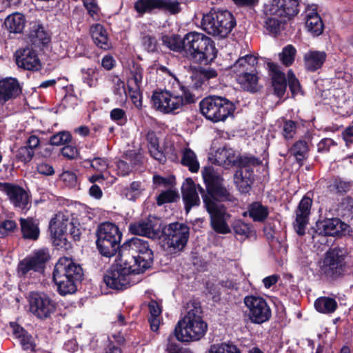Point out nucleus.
I'll return each mask as SVG.
<instances>
[{
  "label": "nucleus",
  "instance_id": "obj_2",
  "mask_svg": "<svg viewBox=\"0 0 353 353\" xmlns=\"http://www.w3.org/2000/svg\"><path fill=\"white\" fill-rule=\"evenodd\" d=\"M185 56L192 63L206 66L214 61L218 50L212 38L203 33L189 32L184 36Z\"/></svg>",
  "mask_w": 353,
  "mask_h": 353
},
{
  "label": "nucleus",
  "instance_id": "obj_51",
  "mask_svg": "<svg viewBox=\"0 0 353 353\" xmlns=\"http://www.w3.org/2000/svg\"><path fill=\"white\" fill-rule=\"evenodd\" d=\"M82 78L84 83L92 87L94 83V80H97L99 73V69L97 67L82 68L81 70Z\"/></svg>",
  "mask_w": 353,
  "mask_h": 353
},
{
  "label": "nucleus",
  "instance_id": "obj_1",
  "mask_svg": "<svg viewBox=\"0 0 353 353\" xmlns=\"http://www.w3.org/2000/svg\"><path fill=\"white\" fill-rule=\"evenodd\" d=\"M203 201L208 212L210 216V223L212 228L220 234H228L230 229L227 223L230 215L227 213L223 205L220 201L234 200L233 196L224 185V182L209 192H205L203 188L199 187Z\"/></svg>",
  "mask_w": 353,
  "mask_h": 353
},
{
  "label": "nucleus",
  "instance_id": "obj_22",
  "mask_svg": "<svg viewBox=\"0 0 353 353\" xmlns=\"http://www.w3.org/2000/svg\"><path fill=\"white\" fill-rule=\"evenodd\" d=\"M208 161L225 169L232 167L244 168L251 163V159L248 156H209Z\"/></svg>",
  "mask_w": 353,
  "mask_h": 353
},
{
  "label": "nucleus",
  "instance_id": "obj_57",
  "mask_svg": "<svg viewBox=\"0 0 353 353\" xmlns=\"http://www.w3.org/2000/svg\"><path fill=\"white\" fill-rule=\"evenodd\" d=\"M141 192V185L138 181L132 182L130 187L125 189V194L130 200H134Z\"/></svg>",
  "mask_w": 353,
  "mask_h": 353
},
{
  "label": "nucleus",
  "instance_id": "obj_59",
  "mask_svg": "<svg viewBox=\"0 0 353 353\" xmlns=\"http://www.w3.org/2000/svg\"><path fill=\"white\" fill-rule=\"evenodd\" d=\"M339 210L343 216H350L353 213L352 199L348 196L343 199L339 205Z\"/></svg>",
  "mask_w": 353,
  "mask_h": 353
},
{
  "label": "nucleus",
  "instance_id": "obj_20",
  "mask_svg": "<svg viewBox=\"0 0 353 353\" xmlns=\"http://www.w3.org/2000/svg\"><path fill=\"white\" fill-rule=\"evenodd\" d=\"M20 83L17 78L0 77V101L7 102L16 99L21 92Z\"/></svg>",
  "mask_w": 353,
  "mask_h": 353
},
{
  "label": "nucleus",
  "instance_id": "obj_44",
  "mask_svg": "<svg viewBox=\"0 0 353 353\" xmlns=\"http://www.w3.org/2000/svg\"><path fill=\"white\" fill-rule=\"evenodd\" d=\"M72 142V134L69 131H60L53 134L50 139L52 145L61 146Z\"/></svg>",
  "mask_w": 353,
  "mask_h": 353
},
{
  "label": "nucleus",
  "instance_id": "obj_43",
  "mask_svg": "<svg viewBox=\"0 0 353 353\" xmlns=\"http://www.w3.org/2000/svg\"><path fill=\"white\" fill-rule=\"evenodd\" d=\"M266 19L265 21L264 28L269 32L274 34V35H277L280 33L281 26L283 24L282 20L279 19V17H281L282 16H275V15H265Z\"/></svg>",
  "mask_w": 353,
  "mask_h": 353
},
{
  "label": "nucleus",
  "instance_id": "obj_36",
  "mask_svg": "<svg viewBox=\"0 0 353 353\" xmlns=\"http://www.w3.org/2000/svg\"><path fill=\"white\" fill-rule=\"evenodd\" d=\"M305 26L314 36H319L323 33L324 24L316 12H312L307 14Z\"/></svg>",
  "mask_w": 353,
  "mask_h": 353
},
{
  "label": "nucleus",
  "instance_id": "obj_40",
  "mask_svg": "<svg viewBox=\"0 0 353 353\" xmlns=\"http://www.w3.org/2000/svg\"><path fill=\"white\" fill-rule=\"evenodd\" d=\"M134 8L140 15L152 14L158 10V0H137L134 2Z\"/></svg>",
  "mask_w": 353,
  "mask_h": 353
},
{
  "label": "nucleus",
  "instance_id": "obj_63",
  "mask_svg": "<svg viewBox=\"0 0 353 353\" xmlns=\"http://www.w3.org/2000/svg\"><path fill=\"white\" fill-rule=\"evenodd\" d=\"M198 74L200 76V79L202 78L208 85L209 80L211 79L216 78L218 75L216 70L213 68H201L198 70Z\"/></svg>",
  "mask_w": 353,
  "mask_h": 353
},
{
  "label": "nucleus",
  "instance_id": "obj_45",
  "mask_svg": "<svg viewBox=\"0 0 353 353\" xmlns=\"http://www.w3.org/2000/svg\"><path fill=\"white\" fill-rule=\"evenodd\" d=\"M232 228L236 235H239L242 239L248 238L252 233L251 226L243 222L241 220H235L232 224Z\"/></svg>",
  "mask_w": 353,
  "mask_h": 353
},
{
  "label": "nucleus",
  "instance_id": "obj_38",
  "mask_svg": "<svg viewBox=\"0 0 353 353\" xmlns=\"http://www.w3.org/2000/svg\"><path fill=\"white\" fill-rule=\"evenodd\" d=\"M248 212L253 221L257 222L264 221L269 214L268 207L262 205L259 202L252 203L248 208Z\"/></svg>",
  "mask_w": 353,
  "mask_h": 353
},
{
  "label": "nucleus",
  "instance_id": "obj_62",
  "mask_svg": "<svg viewBox=\"0 0 353 353\" xmlns=\"http://www.w3.org/2000/svg\"><path fill=\"white\" fill-rule=\"evenodd\" d=\"M61 180L68 186L75 187L77 183L76 174L70 171H65L60 175Z\"/></svg>",
  "mask_w": 353,
  "mask_h": 353
},
{
  "label": "nucleus",
  "instance_id": "obj_3",
  "mask_svg": "<svg viewBox=\"0 0 353 353\" xmlns=\"http://www.w3.org/2000/svg\"><path fill=\"white\" fill-rule=\"evenodd\" d=\"M187 309V314L176 325L174 334L181 342L199 341L205 336L208 330V325L201 316V307L195 302H189Z\"/></svg>",
  "mask_w": 353,
  "mask_h": 353
},
{
  "label": "nucleus",
  "instance_id": "obj_42",
  "mask_svg": "<svg viewBox=\"0 0 353 353\" xmlns=\"http://www.w3.org/2000/svg\"><path fill=\"white\" fill-rule=\"evenodd\" d=\"M158 10L170 14H176L181 11V8L177 0H158Z\"/></svg>",
  "mask_w": 353,
  "mask_h": 353
},
{
  "label": "nucleus",
  "instance_id": "obj_33",
  "mask_svg": "<svg viewBox=\"0 0 353 353\" xmlns=\"http://www.w3.org/2000/svg\"><path fill=\"white\" fill-rule=\"evenodd\" d=\"M206 192H209L224 182L223 179L210 167H205L202 172Z\"/></svg>",
  "mask_w": 353,
  "mask_h": 353
},
{
  "label": "nucleus",
  "instance_id": "obj_34",
  "mask_svg": "<svg viewBox=\"0 0 353 353\" xmlns=\"http://www.w3.org/2000/svg\"><path fill=\"white\" fill-rule=\"evenodd\" d=\"M39 221L32 217L23 219V239L37 241L40 235Z\"/></svg>",
  "mask_w": 353,
  "mask_h": 353
},
{
  "label": "nucleus",
  "instance_id": "obj_55",
  "mask_svg": "<svg viewBox=\"0 0 353 353\" xmlns=\"http://www.w3.org/2000/svg\"><path fill=\"white\" fill-rule=\"evenodd\" d=\"M179 199L178 194L174 190H166L161 192L157 198V203L159 205H161L166 203H171Z\"/></svg>",
  "mask_w": 353,
  "mask_h": 353
},
{
  "label": "nucleus",
  "instance_id": "obj_60",
  "mask_svg": "<svg viewBox=\"0 0 353 353\" xmlns=\"http://www.w3.org/2000/svg\"><path fill=\"white\" fill-rule=\"evenodd\" d=\"M181 163L188 166L192 172H196L199 169V163L196 156H183Z\"/></svg>",
  "mask_w": 353,
  "mask_h": 353
},
{
  "label": "nucleus",
  "instance_id": "obj_47",
  "mask_svg": "<svg viewBox=\"0 0 353 353\" xmlns=\"http://www.w3.org/2000/svg\"><path fill=\"white\" fill-rule=\"evenodd\" d=\"M208 353H241V351L236 345L222 343L212 345Z\"/></svg>",
  "mask_w": 353,
  "mask_h": 353
},
{
  "label": "nucleus",
  "instance_id": "obj_37",
  "mask_svg": "<svg viewBox=\"0 0 353 353\" xmlns=\"http://www.w3.org/2000/svg\"><path fill=\"white\" fill-rule=\"evenodd\" d=\"M337 306L336 300L328 296L319 297L314 302L316 310L323 314L333 313L336 310Z\"/></svg>",
  "mask_w": 353,
  "mask_h": 353
},
{
  "label": "nucleus",
  "instance_id": "obj_64",
  "mask_svg": "<svg viewBox=\"0 0 353 353\" xmlns=\"http://www.w3.org/2000/svg\"><path fill=\"white\" fill-rule=\"evenodd\" d=\"M34 337L23 331V351L34 352Z\"/></svg>",
  "mask_w": 353,
  "mask_h": 353
},
{
  "label": "nucleus",
  "instance_id": "obj_14",
  "mask_svg": "<svg viewBox=\"0 0 353 353\" xmlns=\"http://www.w3.org/2000/svg\"><path fill=\"white\" fill-rule=\"evenodd\" d=\"M243 303L248 310V316L252 323L261 324L270 319V307L263 297L248 295L245 296Z\"/></svg>",
  "mask_w": 353,
  "mask_h": 353
},
{
  "label": "nucleus",
  "instance_id": "obj_49",
  "mask_svg": "<svg viewBox=\"0 0 353 353\" xmlns=\"http://www.w3.org/2000/svg\"><path fill=\"white\" fill-rule=\"evenodd\" d=\"M146 140L150 154H153V153H161V154H163L160 150L159 139L154 131L149 130L148 132Z\"/></svg>",
  "mask_w": 353,
  "mask_h": 353
},
{
  "label": "nucleus",
  "instance_id": "obj_26",
  "mask_svg": "<svg viewBox=\"0 0 353 353\" xmlns=\"http://www.w3.org/2000/svg\"><path fill=\"white\" fill-rule=\"evenodd\" d=\"M90 34L94 44L103 50H110L112 48V43L108 37V33L101 24L97 23L91 26Z\"/></svg>",
  "mask_w": 353,
  "mask_h": 353
},
{
  "label": "nucleus",
  "instance_id": "obj_16",
  "mask_svg": "<svg viewBox=\"0 0 353 353\" xmlns=\"http://www.w3.org/2000/svg\"><path fill=\"white\" fill-rule=\"evenodd\" d=\"M30 26L28 33L24 38L26 46L33 48L34 50L43 51L50 43L51 36L40 22H32Z\"/></svg>",
  "mask_w": 353,
  "mask_h": 353
},
{
  "label": "nucleus",
  "instance_id": "obj_46",
  "mask_svg": "<svg viewBox=\"0 0 353 353\" xmlns=\"http://www.w3.org/2000/svg\"><path fill=\"white\" fill-rule=\"evenodd\" d=\"M287 77L288 85L289 86L291 92L292 98H295V97L299 93L303 94V92L301 89V83L292 70H290L288 72Z\"/></svg>",
  "mask_w": 353,
  "mask_h": 353
},
{
  "label": "nucleus",
  "instance_id": "obj_39",
  "mask_svg": "<svg viewBox=\"0 0 353 353\" xmlns=\"http://www.w3.org/2000/svg\"><path fill=\"white\" fill-rule=\"evenodd\" d=\"M163 44L167 46L170 50L180 52L183 51L185 53V46L184 37L181 39L179 35H163L161 37Z\"/></svg>",
  "mask_w": 353,
  "mask_h": 353
},
{
  "label": "nucleus",
  "instance_id": "obj_21",
  "mask_svg": "<svg viewBox=\"0 0 353 353\" xmlns=\"http://www.w3.org/2000/svg\"><path fill=\"white\" fill-rule=\"evenodd\" d=\"M49 259L50 255L46 249H40L35 251L32 255L23 259V275L30 271H42L45 263Z\"/></svg>",
  "mask_w": 353,
  "mask_h": 353
},
{
  "label": "nucleus",
  "instance_id": "obj_13",
  "mask_svg": "<svg viewBox=\"0 0 353 353\" xmlns=\"http://www.w3.org/2000/svg\"><path fill=\"white\" fill-rule=\"evenodd\" d=\"M27 299L30 312L39 319L50 318L56 311L55 302L45 294L32 292Z\"/></svg>",
  "mask_w": 353,
  "mask_h": 353
},
{
  "label": "nucleus",
  "instance_id": "obj_18",
  "mask_svg": "<svg viewBox=\"0 0 353 353\" xmlns=\"http://www.w3.org/2000/svg\"><path fill=\"white\" fill-rule=\"evenodd\" d=\"M268 66L270 71L271 88L273 94L279 99L284 97L288 87V77L279 70V65L274 62H269Z\"/></svg>",
  "mask_w": 353,
  "mask_h": 353
},
{
  "label": "nucleus",
  "instance_id": "obj_6",
  "mask_svg": "<svg viewBox=\"0 0 353 353\" xmlns=\"http://www.w3.org/2000/svg\"><path fill=\"white\" fill-rule=\"evenodd\" d=\"M201 26L208 34L224 39L236 27V21L233 14L228 10L212 8L203 14Z\"/></svg>",
  "mask_w": 353,
  "mask_h": 353
},
{
  "label": "nucleus",
  "instance_id": "obj_41",
  "mask_svg": "<svg viewBox=\"0 0 353 353\" xmlns=\"http://www.w3.org/2000/svg\"><path fill=\"white\" fill-rule=\"evenodd\" d=\"M296 54L295 47L291 44L285 46L282 52L279 54L281 62L286 67H289L293 64Z\"/></svg>",
  "mask_w": 353,
  "mask_h": 353
},
{
  "label": "nucleus",
  "instance_id": "obj_52",
  "mask_svg": "<svg viewBox=\"0 0 353 353\" xmlns=\"http://www.w3.org/2000/svg\"><path fill=\"white\" fill-rule=\"evenodd\" d=\"M141 41L144 50L148 52L154 53L158 51V42L154 36L143 35Z\"/></svg>",
  "mask_w": 353,
  "mask_h": 353
},
{
  "label": "nucleus",
  "instance_id": "obj_61",
  "mask_svg": "<svg viewBox=\"0 0 353 353\" xmlns=\"http://www.w3.org/2000/svg\"><path fill=\"white\" fill-rule=\"evenodd\" d=\"M81 234V232L79 223L77 221H74V219H72L69 225V228L68 229L67 234L70 235V236L74 241H78L80 239Z\"/></svg>",
  "mask_w": 353,
  "mask_h": 353
},
{
  "label": "nucleus",
  "instance_id": "obj_48",
  "mask_svg": "<svg viewBox=\"0 0 353 353\" xmlns=\"http://www.w3.org/2000/svg\"><path fill=\"white\" fill-rule=\"evenodd\" d=\"M143 68L138 63L133 62L130 70L131 77L130 80H133L134 86L137 88H141L143 77Z\"/></svg>",
  "mask_w": 353,
  "mask_h": 353
},
{
  "label": "nucleus",
  "instance_id": "obj_58",
  "mask_svg": "<svg viewBox=\"0 0 353 353\" xmlns=\"http://www.w3.org/2000/svg\"><path fill=\"white\" fill-rule=\"evenodd\" d=\"M128 90L132 103L136 108L141 109L142 108V94L140 92V88L135 87L134 89L128 85Z\"/></svg>",
  "mask_w": 353,
  "mask_h": 353
},
{
  "label": "nucleus",
  "instance_id": "obj_19",
  "mask_svg": "<svg viewBox=\"0 0 353 353\" xmlns=\"http://www.w3.org/2000/svg\"><path fill=\"white\" fill-rule=\"evenodd\" d=\"M312 201L307 196H304L300 201L296 210V219L294 222V228L299 235L305 234V227L308 223L309 215Z\"/></svg>",
  "mask_w": 353,
  "mask_h": 353
},
{
  "label": "nucleus",
  "instance_id": "obj_4",
  "mask_svg": "<svg viewBox=\"0 0 353 353\" xmlns=\"http://www.w3.org/2000/svg\"><path fill=\"white\" fill-rule=\"evenodd\" d=\"M119 256L135 268L138 274L143 273L148 269L153 259V254L148 241L132 238L121 246Z\"/></svg>",
  "mask_w": 353,
  "mask_h": 353
},
{
  "label": "nucleus",
  "instance_id": "obj_12",
  "mask_svg": "<svg viewBox=\"0 0 353 353\" xmlns=\"http://www.w3.org/2000/svg\"><path fill=\"white\" fill-rule=\"evenodd\" d=\"M348 251L345 247L330 249L323 261V271L328 276L336 277L342 274L346 266Z\"/></svg>",
  "mask_w": 353,
  "mask_h": 353
},
{
  "label": "nucleus",
  "instance_id": "obj_23",
  "mask_svg": "<svg viewBox=\"0 0 353 353\" xmlns=\"http://www.w3.org/2000/svg\"><path fill=\"white\" fill-rule=\"evenodd\" d=\"M182 198L185 203V210L187 213L192 207L200 205V199L196 192V184L191 179H187L181 187Z\"/></svg>",
  "mask_w": 353,
  "mask_h": 353
},
{
  "label": "nucleus",
  "instance_id": "obj_50",
  "mask_svg": "<svg viewBox=\"0 0 353 353\" xmlns=\"http://www.w3.org/2000/svg\"><path fill=\"white\" fill-rule=\"evenodd\" d=\"M180 89L181 94L178 95L182 98L183 107L185 105L194 103L196 101L197 97L192 92L193 88L190 85H180Z\"/></svg>",
  "mask_w": 353,
  "mask_h": 353
},
{
  "label": "nucleus",
  "instance_id": "obj_31",
  "mask_svg": "<svg viewBox=\"0 0 353 353\" xmlns=\"http://www.w3.org/2000/svg\"><path fill=\"white\" fill-rule=\"evenodd\" d=\"M234 182L241 192H248L252 183V172L248 168L238 170L234 175Z\"/></svg>",
  "mask_w": 353,
  "mask_h": 353
},
{
  "label": "nucleus",
  "instance_id": "obj_11",
  "mask_svg": "<svg viewBox=\"0 0 353 353\" xmlns=\"http://www.w3.org/2000/svg\"><path fill=\"white\" fill-rule=\"evenodd\" d=\"M71 220L68 212H59L50 222V231L53 243L58 248L68 250L70 247L66 234Z\"/></svg>",
  "mask_w": 353,
  "mask_h": 353
},
{
  "label": "nucleus",
  "instance_id": "obj_15",
  "mask_svg": "<svg viewBox=\"0 0 353 353\" xmlns=\"http://www.w3.org/2000/svg\"><path fill=\"white\" fill-rule=\"evenodd\" d=\"M299 0H272L264 6L265 15L282 16L291 19L299 12Z\"/></svg>",
  "mask_w": 353,
  "mask_h": 353
},
{
  "label": "nucleus",
  "instance_id": "obj_30",
  "mask_svg": "<svg viewBox=\"0 0 353 353\" xmlns=\"http://www.w3.org/2000/svg\"><path fill=\"white\" fill-rule=\"evenodd\" d=\"M41 50H34L33 48H23V70L38 71L41 68L38 53Z\"/></svg>",
  "mask_w": 353,
  "mask_h": 353
},
{
  "label": "nucleus",
  "instance_id": "obj_7",
  "mask_svg": "<svg viewBox=\"0 0 353 353\" xmlns=\"http://www.w3.org/2000/svg\"><path fill=\"white\" fill-rule=\"evenodd\" d=\"M235 103L228 98L219 95H209L199 102L200 113L213 123L225 121L234 116Z\"/></svg>",
  "mask_w": 353,
  "mask_h": 353
},
{
  "label": "nucleus",
  "instance_id": "obj_5",
  "mask_svg": "<svg viewBox=\"0 0 353 353\" xmlns=\"http://www.w3.org/2000/svg\"><path fill=\"white\" fill-rule=\"evenodd\" d=\"M83 275V270L79 265L70 258L61 257L55 265L53 279L59 294L66 295L76 292V282L81 281Z\"/></svg>",
  "mask_w": 353,
  "mask_h": 353
},
{
  "label": "nucleus",
  "instance_id": "obj_29",
  "mask_svg": "<svg viewBox=\"0 0 353 353\" xmlns=\"http://www.w3.org/2000/svg\"><path fill=\"white\" fill-rule=\"evenodd\" d=\"M257 74V70H255L253 72H244L243 74H237L236 80L245 90L255 93L259 90V78Z\"/></svg>",
  "mask_w": 353,
  "mask_h": 353
},
{
  "label": "nucleus",
  "instance_id": "obj_56",
  "mask_svg": "<svg viewBox=\"0 0 353 353\" xmlns=\"http://www.w3.org/2000/svg\"><path fill=\"white\" fill-rule=\"evenodd\" d=\"M110 119L118 125H123L127 121L125 111L121 108H114L110 111Z\"/></svg>",
  "mask_w": 353,
  "mask_h": 353
},
{
  "label": "nucleus",
  "instance_id": "obj_8",
  "mask_svg": "<svg viewBox=\"0 0 353 353\" xmlns=\"http://www.w3.org/2000/svg\"><path fill=\"white\" fill-rule=\"evenodd\" d=\"M135 268L119 256L117 263L107 271L103 281L106 285L112 289L122 290L132 282V276L139 274Z\"/></svg>",
  "mask_w": 353,
  "mask_h": 353
},
{
  "label": "nucleus",
  "instance_id": "obj_25",
  "mask_svg": "<svg viewBox=\"0 0 353 353\" xmlns=\"http://www.w3.org/2000/svg\"><path fill=\"white\" fill-rule=\"evenodd\" d=\"M321 228L326 236L345 235L350 232V226L336 218L323 221Z\"/></svg>",
  "mask_w": 353,
  "mask_h": 353
},
{
  "label": "nucleus",
  "instance_id": "obj_27",
  "mask_svg": "<svg viewBox=\"0 0 353 353\" xmlns=\"http://www.w3.org/2000/svg\"><path fill=\"white\" fill-rule=\"evenodd\" d=\"M257 58L252 54H247L240 57L232 65L234 72L237 74L244 72H253L256 69Z\"/></svg>",
  "mask_w": 353,
  "mask_h": 353
},
{
  "label": "nucleus",
  "instance_id": "obj_32",
  "mask_svg": "<svg viewBox=\"0 0 353 353\" xmlns=\"http://www.w3.org/2000/svg\"><path fill=\"white\" fill-rule=\"evenodd\" d=\"M0 190L4 192L8 196L10 202L15 207L22 205V188L9 183L0 182Z\"/></svg>",
  "mask_w": 353,
  "mask_h": 353
},
{
  "label": "nucleus",
  "instance_id": "obj_24",
  "mask_svg": "<svg viewBox=\"0 0 353 353\" xmlns=\"http://www.w3.org/2000/svg\"><path fill=\"white\" fill-rule=\"evenodd\" d=\"M327 59L325 51L310 50L303 55V64L306 71L315 72L322 68Z\"/></svg>",
  "mask_w": 353,
  "mask_h": 353
},
{
  "label": "nucleus",
  "instance_id": "obj_17",
  "mask_svg": "<svg viewBox=\"0 0 353 353\" xmlns=\"http://www.w3.org/2000/svg\"><path fill=\"white\" fill-rule=\"evenodd\" d=\"M166 234L168 236V246L180 251L188 242L189 228L183 223H170L167 229Z\"/></svg>",
  "mask_w": 353,
  "mask_h": 353
},
{
  "label": "nucleus",
  "instance_id": "obj_9",
  "mask_svg": "<svg viewBox=\"0 0 353 353\" xmlns=\"http://www.w3.org/2000/svg\"><path fill=\"white\" fill-rule=\"evenodd\" d=\"M97 234V245L101 254L108 257L111 256L121 239L119 228L113 223H103L99 226Z\"/></svg>",
  "mask_w": 353,
  "mask_h": 353
},
{
  "label": "nucleus",
  "instance_id": "obj_53",
  "mask_svg": "<svg viewBox=\"0 0 353 353\" xmlns=\"http://www.w3.org/2000/svg\"><path fill=\"white\" fill-rule=\"evenodd\" d=\"M298 123L292 120H285L283 127V135L286 140L292 139L296 134Z\"/></svg>",
  "mask_w": 353,
  "mask_h": 353
},
{
  "label": "nucleus",
  "instance_id": "obj_35",
  "mask_svg": "<svg viewBox=\"0 0 353 353\" xmlns=\"http://www.w3.org/2000/svg\"><path fill=\"white\" fill-rule=\"evenodd\" d=\"M3 25L10 34H22V14L14 12L9 14L4 20ZM10 37H12L10 35Z\"/></svg>",
  "mask_w": 353,
  "mask_h": 353
},
{
  "label": "nucleus",
  "instance_id": "obj_54",
  "mask_svg": "<svg viewBox=\"0 0 353 353\" xmlns=\"http://www.w3.org/2000/svg\"><path fill=\"white\" fill-rule=\"evenodd\" d=\"M309 150V143L304 139L296 141L290 149V154H305Z\"/></svg>",
  "mask_w": 353,
  "mask_h": 353
},
{
  "label": "nucleus",
  "instance_id": "obj_10",
  "mask_svg": "<svg viewBox=\"0 0 353 353\" xmlns=\"http://www.w3.org/2000/svg\"><path fill=\"white\" fill-rule=\"evenodd\" d=\"M150 101L152 107L163 114H176L183 108L182 98L167 90H154Z\"/></svg>",
  "mask_w": 353,
  "mask_h": 353
},
{
  "label": "nucleus",
  "instance_id": "obj_28",
  "mask_svg": "<svg viewBox=\"0 0 353 353\" xmlns=\"http://www.w3.org/2000/svg\"><path fill=\"white\" fill-rule=\"evenodd\" d=\"M129 231L133 234L148 237H152L155 235L154 225L150 219H145L130 223Z\"/></svg>",
  "mask_w": 353,
  "mask_h": 353
}]
</instances>
